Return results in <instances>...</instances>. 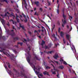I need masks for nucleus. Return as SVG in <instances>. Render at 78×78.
Instances as JSON below:
<instances>
[{
	"mask_svg": "<svg viewBox=\"0 0 78 78\" xmlns=\"http://www.w3.org/2000/svg\"><path fill=\"white\" fill-rule=\"evenodd\" d=\"M41 69V67L39 66H37L36 67H35V72L36 73V75H38V76L39 74L40 76H41L42 77L43 76V75L42 73H40L39 72V71Z\"/></svg>",
	"mask_w": 78,
	"mask_h": 78,
	"instance_id": "f257e3e1",
	"label": "nucleus"
},
{
	"mask_svg": "<svg viewBox=\"0 0 78 78\" xmlns=\"http://www.w3.org/2000/svg\"><path fill=\"white\" fill-rule=\"evenodd\" d=\"M27 61L32 66V67L33 69L34 70V72L35 70V69H36V67L35 66H34V64H33V63H31L30 62V58H28V57H27Z\"/></svg>",
	"mask_w": 78,
	"mask_h": 78,
	"instance_id": "f03ea898",
	"label": "nucleus"
},
{
	"mask_svg": "<svg viewBox=\"0 0 78 78\" xmlns=\"http://www.w3.org/2000/svg\"><path fill=\"white\" fill-rule=\"evenodd\" d=\"M63 17L64 19V20H63V19H62V22L64 24H66V15H65L64 13H63Z\"/></svg>",
	"mask_w": 78,
	"mask_h": 78,
	"instance_id": "7ed1b4c3",
	"label": "nucleus"
},
{
	"mask_svg": "<svg viewBox=\"0 0 78 78\" xmlns=\"http://www.w3.org/2000/svg\"><path fill=\"white\" fill-rule=\"evenodd\" d=\"M7 33L8 34H10L12 36H14L15 35V33H12V32H11V31H10L9 30H7Z\"/></svg>",
	"mask_w": 78,
	"mask_h": 78,
	"instance_id": "20e7f679",
	"label": "nucleus"
},
{
	"mask_svg": "<svg viewBox=\"0 0 78 78\" xmlns=\"http://www.w3.org/2000/svg\"><path fill=\"white\" fill-rule=\"evenodd\" d=\"M15 56L14 55H13V54H12L11 55V58L10 59L12 60L13 61H15V60L14 59V58H15Z\"/></svg>",
	"mask_w": 78,
	"mask_h": 78,
	"instance_id": "39448f33",
	"label": "nucleus"
},
{
	"mask_svg": "<svg viewBox=\"0 0 78 78\" xmlns=\"http://www.w3.org/2000/svg\"><path fill=\"white\" fill-rule=\"evenodd\" d=\"M21 76H24L25 78H28L27 76H26L25 73H23L22 72H21Z\"/></svg>",
	"mask_w": 78,
	"mask_h": 78,
	"instance_id": "423d86ee",
	"label": "nucleus"
},
{
	"mask_svg": "<svg viewBox=\"0 0 78 78\" xmlns=\"http://www.w3.org/2000/svg\"><path fill=\"white\" fill-rule=\"evenodd\" d=\"M34 60H35V59H36L37 60H38L40 61V59H39L38 58L36 55V54H34Z\"/></svg>",
	"mask_w": 78,
	"mask_h": 78,
	"instance_id": "0eeeda50",
	"label": "nucleus"
},
{
	"mask_svg": "<svg viewBox=\"0 0 78 78\" xmlns=\"http://www.w3.org/2000/svg\"><path fill=\"white\" fill-rule=\"evenodd\" d=\"M34 4H36V5L37 7H39V1H36L34 2Z\"/></svg>",
	"mask_w": 78,
	"mask_h": 78,
	"instance_id": "6e6552de",
	"label": "nucleus"
},
{
	"mask_svg": "<svg viewBox=\"0 0 78 78\" xmlns=\"http://www.w3.org/2000/svg\"><path fill=\"white\" fill-rule=\"evenodd\" d=\"M43 74L44 75H48V76H50V75L49 74L48 72L47 71H44V72H43Z\"/></svg>",
	"mask_w": 78,
	"mask_h": 78,
	"instance_id": "1a4fd4ad",
	"label": "nucleus"
},
{
	"mask_svg": "<svg viewBox=\"0 0 78 78\" xmlns=\"http://www.w3.org/2000/svg\"><path fill=\"white\" fill-rule=\"evenodd\" d=\"M6 65H7L8 66L9 68V69H10L11 68V66H10V64L9 63V62H6Z\"/></svg>",
	"mask_w": 78,
	"mask_h": 78,
	"instance_id": "9d476101",
	"label": "nucleus"
},
{
	"mask_svg": "<svg viewBox=\"0 0 78 78\" xmlns=\"http://www.w3.org/2000/svg\"><path fill=\"white\" fill-rule=\"evenodd\" d=\"M1 37L2 38V39H3V40H5L6 39L5 37V36H2L0 34V40L1 39Z\"/></svg>",
	"mask_w": 78,
	"mask_h": 78,
	"instance_id": "9b49d317",
	"label": "nucleus"
},
{
	"mask_svg": "<svg viewBox=\"0 0 78 78\" xmlns=\"http://www.w3.org/2000/svg\"><path fill=\"white\" fill-rule=\"evenodd\" d=\"M53 57L55 59H57V58H58V54H55V55H54L53 56Z\"/></svg>",
	"mask_w": 78,
	"mask_h": 78,
	"instance_id": "f8f14e48",
	"label": "nucleus"
},
{
	"mask_svg": "<svg viewBox=\"0 0 78 78\" xmlns=\"http://www.w3.org/2000/svg\"><path fill=\"white\" fill-rule=\"evenodd\" d=\"M65 35V33L64 32H62V31H61L60 32V36L62 37H63V36H64Z\"/></svg>",
	"mask_w": 78,
	"mask_h": 78,
	"instance_id": "ddd939ff",
	"label": "nucleus"
},
{
	"mask_svg": "<svg viewBox=\"0 0 78 78\" xmlns=\"http://www.w3.org/2000/svg\"><path fill=\"white\" fill-rule=\"evenodd\" d=\"M53 52V51H48L47 52L46 51H44V53H47L48 54H49V53L51 54V53H52Z\"/></svg>",
	"mask_w": 78,
	"mask_h": 78,
	"instance_id": "4468645a",
	"label": "nucleus"
},
{
	"mask_svg": "<svg viewBox=\"0 0 78 78\" xmlns=\"http://www.w3.org/2000/svg\"><path fill=\"white\" fill-rule=\"evenodd\" d=\"M28 32L29 33V34H30V36H32V37H34L35 36H34L32 34V33L31 32V31H28Z\"/></svg>",
	"mask_w": 78,
	"mask_h": 78,
	"instance_id": "2eb2a0df",
	"label": "nucleus"
},
{
	"mask_svg": "<svg viewBox=\"0 0 78 78\" xmlns=\"http://www.w3.org/2000/svg\"><path fill=\"white\" fill-rule=\"evenodd\" d=\"M39 20H41V22H43V23H44L46 25V26H47L48 27V25H47V23H46L44 21H43V20H41V19H39Z\"/></svg>",
	"mask_w": 78,
	"mask_h": 78,
	"instance_id": "dca6fc26",
	"label": "nucleus"
},
{
	"mask_svg": "<svg viewBox=\"0 0 78 78\" xmlns=\"http://www.w3.org/2000/svg\"><path fill=\"white\" fill-rule=\"evenodd\" d=\"M66 37L67 39H69V40L70 35H69V34H66Z\"/></svg>",
	"mask_w": 78,
	"mask_h": 78,
	"instance_id": "f3484780",
	"label": "nucleus"
},
{
	"mask_svg": "<svg viewBox=\"0 0 78 78\" xmlns=\"http://www.w3.org/2000/svg\"><path fill=\"white\" fill-rule=\"evenodd\" d=\"M20 27H21L23 29H24V30L25 31L26 30L24 28V26H22L21 23H20Z\"/></svg>",
	"mask_w": 78,
	"mask_h": 78,
	"instance_id": "a211bd4d",
	"label": "nucleus"
},
{
	"mask_svg": "<svg viewBox=\"0 0 78 78\" xmlns=\"http://www.w3.org/2000/svg\"><path fill=\"white\" fill-rule=\"evenodd\" d=\"M74 22H76V23H78V18H76Z\"/></svg>",
	"mask_w": 78,
	"mask_h": 78,
	"instance_id": "6ab92c4d",
	"label": "nucleus"
},
{
	"mask_svg": "<svg viewBox=\"0 0 78 78\" xmlns=\"http://www.w3.org/2000/svg\"><path fill=\"white\" fill-rule=\"evenodd\" d=\"M28 58H31V55H30V53H29V52L30 51H28Z\"/></svg>",
	"mask_w": 78,
	"mask_h": 78,
	"instance_id": "aec40b11",
	"label": "nucleus"
},
{
	"mask_svg": "<svg viewBox=\"0 0 78 78\" xmlns=\"http://www.w3.org/2000/svg\"><path fill=\"white\" fill-rule=\"evenodd\" d=\"M59 5H58V9H57V12L58 14H59Z\"/></svg>",
	"mask_w": 78,
	"mask_h": 78,
	"instance_id": "412c9836",
	"label": "nucleus"
},
{
	"mask_svg": "<svg viewBox=\"0 0 78 78\" xmlns=\"http://www.w3.org/2000/svg\"><path fill=\"white\" fill-rule=\"evenodd\" d=\"M10 21H12V23L13 24H15V25H16V21H14L12 20H11Z\"/></svg>",
	"mask_w": 78,
	"mask_h": 78,
	"instance_id": "4be33fe9",
	"label": "nucleus"
},
{
	"mask_svg": "<svg viewBox=\"0 0 78 78\" xmlns=\"http://www.w3.org/2000/svg\"><path fill=\"white\" fill-rule=\"evenodd\" d=\"M64 68V67L63 66H59V67H58L59 69H63Z\"/></svg>",
	"mask_w": 78,
	"mask_h": 78,
	"instance_id": "5701e85b",
	"label": "nucleus"
},
{
	"mask_svg": "<svg viewBox=\"0 0 78 78\" xmlns=\"http://www.w3.org/2000/svg\"><path fill=\"white\" fill-rule=\"evenodd\" d=\"M45 42L44 41V40H42V41L41 43V45H42V46H43V45L44 44H45Z\"/></svg>",
	"mask_w": 78,
	"mask_h": 78,
	"instance_id": "b1692460",
	"label": "nucleus"
},
{
	"mask_svg": "<svg viewBox=\"0 0 78 78\" xmlns=\"http://www.w3.org/2000/svg\"><path fill=\"white\" fill-rule=\"evenodd\" d=\"M19 38L18 37H14L13 39L14 41H16V40H18Z\"/></svg>",
	"mask_w": 78,
	"mask_h": 78,
	"instance_id": "393cba45",
	"label": "nucleus"
},
{
	"mask_svg": "<svg viewBox=\"0 0 78 78\" xmlns=\"http://www.w3.org/2000/svg\"><path fill=\"white\" fill-rule=\"evenodd\" d=\"M55 24H54L53 26V27L52 28V30H54L55 28Z\"/></svg>",
	"mask_w": 78,
	"mask_h": 78,
	"instance_id": "a878e982",
	"label": "nucleus"
},
{
	"mask_svg": "<svg viewBox=\"0 0 78 78\" xmlns=\"http://www.w3.org/2000/svg\"><path fill=\"white\" fill-rule=\"evenodd\" d=\"M52 36L54 37V38H55V39H57V37H56L55 34H53Z\"/></svg>",
	"mask_w": 78,
	"mask_h": 78,
	"instance_id": "bb28decb",
	"label": "nucleus"
},
{
	"mask_svg": "<svg viewBox=\"0 0 78 78\" xmlns=\"http://www.w3.org/2000/svg\"><path fill=\"white\" fill-rule=\"evenodd\" d=\"M45 67H46V69H50V67H49V66H45Z\"/></svg>",
	"mask_w": 78,
	"mask_h": 78,
	"instance_id": "cd10ccee",
	"label": "nucleus"
},
{
	"mask_svg": "<svg viewBox=\"0 0 78 78\" xmlns=\"http://www.w3.org/2000/svg\"><path fill=\"white\" fill-rule=\"evenodd\" d=\"M3 1L4 2H5L7 4H8V2L7 1V0H4L3 1H2V2Z\"/></svg>",
	"mask_w": 78,
	"mask_h": 78,
	"instance_id": "c85d7f7f",
	"label": "nucleus"
},
{
	"mask_svg": "<svg viewBox=\"0 0 78 78\" xmlns=\"http://www.w3.org/2000/svg\"><path fill=\"white\" fill-rule=\"evenodd\" d=\"M20 44L21 46H22L23 44V42H18L17 44Z\"/></svg>",
	"mask_w": 78,
	"mask_h": 78,
	"instance_id": "c756f323",
	"label": "nucleus"
},
{
	"mask_svg": "<svg viewBox=\"0 0 78 78\" xmlns=\"http://www.w3.org/2000/svg\"><path fill=\"white\" fill-rule=\"evenodd\" d=\"M63 63L64 64H65V65H67V64L66 62V61H63Z\"/></svg>",
	"mask_w": 78,
	"mask_h": 78,
	"instance_id": "7c9ffc66",
	"label": "nucleus"
},
{
	"mask_svg": "<svg viewBox=\"0 0 78 78\" xmlns=\"http://www.w3.org/2000/svg\"><path fill=\"white\" fill-rule=\"evenodd\" d=\"M69 18L70 20H71V19H73V17H72V16H70V15H69Z\"/></svg>",
	"mask_w": 78,
	"mask_h": 78,
	"instance_id": "2f4dec72",
	"label": "nucleus"
},
{
	"mask_svg": "<svg viewBox=\"0 0 78 78\" xmlns=\"http://www.w3.org/2000/svg\"><path fill=\"white\" fill-rule=\"evenodd\" d=\"M16 20L17 21V20H18V15H17V14H16Z\"/></svg>",
	"mask_w": 78,
	"mask_h": 78,
	"instance_id": "473e14b6",
	"label": "nucleus"
},
{
	"mask_svg": "<svg viewBox=\"0 0 78 78\" xmlns=\"http://www.w3.org/2000/svg\"><path fill=\"white\" fill-rule=\"evenodd\" d=\"M6 25L8 27H9L10 25V24H9V22H8V23H6Z\"/></svg>",
	"mask_w": 78,
	"mask_h": 78,
	"instance_id": "72a5a7b5",
	"label": "nucleus"
},
{
	"mask_svg": "<svg viewBox=\"0 0 78 78\" xmlns=\"http://www.w3.org/2000/svg\"><path fill=\"white\" fill-rule=\"evenodd\" d=\"M39 11H41V12H42V11H43V10L42 8H40Z\"/></svg>",
	"mask_w": 78,
	"mask_h": 78,
	"instance_id": "f704fd0d",
	"label": "nucleus"
},
{
	"mask_svg": "<svg viewBox=\"0 0 78 78\" xmlns=\"http://www.w3.org/2000/svg\"><path fill=\"white\" fill-rule=\"evenodd\" d=\"M48 61H49V63H51V62H54L53 61H51V60H49Z\"/></svg>",
	"mask_w": 78,
	"mask_h": 78,
	"instance_id": "c9c22d12",
	"label": "nucleus"
},
{
	"mask_svg": "<svg viewBox=\"0 0 78 78\" xmlns=\"http://www.w3.org/2000/svg\"><path fill=\"white\" fill-rule=\"evenodd\" d=\"M51 65L52 66H53V67L54 68V69H53L54 70H56V69H55V67L54 66H53V64H51Z\"/></svg>",
	"mask_w": 78,
	"mask_h": 78,
	"instance_id": "e433bc0d",
	"label": "nucleus"
},
{
	"mask_svg": "<svg viewBox=\"0 0 78 78\" xmlns=\"http://www.w3.org/2000/svg\"><path fill=\"white\" fill-rule=\"evenodd\" d=\"M60 30H61V28H60V27H59V28L58 29V32L59 33H60Z\"/></svg>",
	"mask_w": 78,
	"mask_h": 78,
	"instance_id": "4c0bfd02",
	"label": "nucleus"
},
{
	"mask_svg": "<svg viewBox=\"0 0 78 78\" xmlns=\"http://www.w3.org/2000/svg\"><path fill=\"white\" fill-rule=\"evenodd\" d=\"M16 11H17V12H19V9H16Z\"/></svg>",
	"mask_w": 78,
	"mask_h": 78,
	"instance_id": "58836bf2",
	"label": "nucleus"
},
{
	"mask_svg": "<svg viewBox=\"0 0 78 78\" xmlns=\"http://www.w3.org/2000/svg\"><path fill=\"white\" fill-rule=\"evenodd\" d=\"M41 27L42 28V29H44V30H45V28H44V27H43V26H41Z\"/></svg>",
	"mask_w": 78,
	"mask_h": 78,
	"instance_id": "ea45409f",
	"label": "nucleus"
},
{
	"mask_svg": "<svg viewBox=\"0 0 78 78\" xmlns=\"http://www.w3.org/2000/svg\"><path fill=\"white\" fill-rule=\"evenodd\" d=\"M24 22H27V21H28V20L27 19V18H26L25 20H24Z\"/></svg>",
	"mask_w": 78,
	"mask_h": 78,
	"instance_id": "a19ab883",
	"label": "nucleus"
},
{
	"mask_svg": "<svg viewBox=\"0 0 78 78\" xmlns=\"http://www.w3.org/2000/svg\"><path fill=\"white\" fill-rule=\"evenodd\" d=\"M63 43L64 44H66V41L65 40V39H64V38H63Z\"/></svg>",
	"mask_w": 78,
	"mask_h": 78,
	"instance_id": "79ce46f5",
	"label": "nucleus"
},
{
	"mask_svg": "<svg viewBox=\"0 0 78 78\" xmlns=\"http://www.w3.org/2000/svg\"><path fill=\"white\" fill-rule=\"evenodd\" d=\"M34 15H37V16H38V13H37L36 12H35V13H34Z\"/></svg>",
	"mask_w": 78,
	"mask_h": 78,
	"instance_id": "37998d69",
	"label": "nucleus"
},
{
	"mask_svg": "<svg viewBox=\"0 0 78 78\" xmlns=\"http://www.w3.org/2000/svg\"><path fill=\"white\" fill-rule=\"evenodd\" d=\"M23 16L24 17H26V15H25L24 13H22Z\"/></svg>",
	"mask_w": 78,
	"mask_h": 78,
	"instance_id": "c03bdc74",
	"label": "nucleus"
},
{
	"mask_svg": "<svg viewBox=\"0 0 78 78\" xmlns=\"http://www.w3.org/2000/svg\"><path fill=\"white\" fill-rule=\"evenodd\" d=\"M45 49H47V48H49L48 47V46H45Z\"/></svg>",
	"mask_w": 78,
	"mask_h": 78,
	"instance_id": "a18cd8bd",
	"label": "nucleus"
},
{
	"mask_svg": "<svg viewBox=\"0 0 78 78\" xmlns=\"http://www.w3.org/2000/svg\"><path fill=\"white\" fill-rule=\"evenodd\" d=\"M27 4H26V5H25V8L26 9H27Z\"/></svg>",
	"mask_w": 78,
	"mask_h": 78,
	"instance_id": "49530a36",
	"label": "nucleus"
},
{
	"mask_svg": "<svg viewBox=\"0 0 78 78\" xmlns=\"http://www.w3.org/2000/svg\"><path fill=\"white\" fill-rule=\"evenodd\" d=\"M28 49H29V50H30L31 48H30V46H29V47H28Z\"/></svg>",
	"mask_w": 78,
	"mask_h": 78,
	"instance_id": "de8ad7c7",
	"label": "nucleus"
},
{
	"mask_svg": "<svg viewBox=\"0 0 78 78\" xmlns=\"http://www.w3.org/2000/svg\"><path fill=\"white\" fill-rule=\"evenodd\" d=\"M60 62H62L64 61V60L62 59H60Z\"/></svg>",
	"mask_w": 78,
	"mask_h": 78,
	"instance_id": "09e8293b",
	"label": "nucleus"
},
{
	"mask_svg": "<svg viewBox=\"0 0 78 78\" xmlns=\"http://www.w3.org/2000/svg\"><path fill=\"white\" fill-rule=\"evenodd\" d=\"M57 24H58V25H60V22L58 21L57 22Z\"/></svg>",
	"mask_w": 78,
	"mask_h": 78,
	"instance_id": "8fccbe9b",
	"label": "nucleus"
},
{
	"mask_svg": "<svg viewBox=\"0 0 78 78\" xmlns=\"http://www.w3.org/2000/svg\"><path fill=\"white\" fill-rule=\"evenodd\" d=\"M47 16L48 17H49L50 18V19H51V18H50V16H49V15H47Z\"/></svg>",
	"mask_w": 78,
	"mask_h": 78,
	"instance_id": "3c124183",
	"label": "nucleus"
},
{
	"mask_svg": "<svg viewBox=\"0 0 78 78\" xmlns=\"http://www.w3.org/2000/svg\"><path fill=\"white\" fill-rule=\"evenodd\" d=\"M13 51L15 53H16L17 51L16 50H13Z\"/></svg>",
	"mask_w": 78,
	"mask_h": 78,
	"instance_id": "603ef678",
	"label": "nucleus"
},
{
	"mask_svg": "<svg viewBox=\"0 0 78 78\" xmlns=\"http://www.w3.org/2000/svg\"><path fill=\"white\" fill-rule=\"evenodd\" d=\"M52 74H54V75H55V74H56V72H52Z\"/></svg>",
	"mask_w": 78,
	"mask_h": 78,
	"instance_id": "864d4df0",
	"label": "nucleus"
},
{
	"mask_svg": "<svg viewBox=\"0 0 78 78\" xmlns=\"http://www.w3.org/2000/svg\"><path fill=\"white\" fill-rule=\"evenodd\" d=\"M57 77H58V78L59 77V73H58V72H57Z\"/></svg>",
	"mask_w": 78,
	"mask_h": 78,
	"instance_id": "5fc2aeb1",
	"label": "nucleus"
},
{
	"mask_svg": "<svg viewBox=\"0 0 78 78\" xmlns=\"http://www.w3.org/2000/svg\"><path fill=\"white\" fill-rule=\"evenodd\" d=\"M37 30H35L34 31V33H37Z\"/></svg>",
	"mask_w": 78,
	"mask_h": 78,
	"instance_id": "6e6d98bb",
	"label": "nucleus"
},
{
	"mask_svg": "<svg viewBox=\"0 0 78 78\" xmlns=\"http://www.w3.org/2000/svg\"><path fill=\"white\" fill-rule=\"evenodd\" d=\"M66 27H67V28L69 29V26L68 25H67L66 26Z\"/></svg>",
	"mask_w": 78,
	"mask_h": 78,
	"instance_id": "4d7b16f0",
	"label": "nucleus"
},
{
	"mask_svg": "<svg viewBox=\"0 0 78 78\" xmlns=\"http://www.w3.org/2000/svg\"><path fill=\"white\" fill-rule=\"evenodd\" d=\"M44 66H45V61H44Z\"/></svg>",
	"mask_w": 78,
	"mask_h": 78,
	"instance_id": "13d9d810",
	"label": "nucleus"
},
{
	"mask_svg": "<svg viewBox=\"0 0 78 78\" xmlns=\"http://www.w3.org/2000/svg\"><path fill=\"white\" fill-rule=\"evenodd\" d=\"M0 20H2V22H4V21L3 19H2V18H0Z\"/></svg>",
	"mask_w": 78,
	"mask_h": 78,
	"instance_id": "bf43d9fd",
	"label": "nucleus"
},
{
	"mask_svg": "<svg viewBox=\"0 0 78 78\" xmlns=\"http://www.w3.org/2000/svg\"><path fill=\"white\" fill-rule=\"evenodd\" d=\"M62 27H64V23H63H63H62Z\"/></svg>",
	"mask_w": 78,
	"mask_h": 78,
	"instance_id": "052dcab7",
	"label": "nucleus"
},
{
	"mask_svg": "<svg viewBox=\"0 0 78 78\" xmlns=\"http://www.w3.org/2000/svg\"><path fill=\"white\" fill-rule=\"evenodd\" d=\"M17 22H19V19H18V18H17Z\"/></svg>",
	"mask_w": 78,
	"mask_h": 78,
	"instance_id": "680f3d73",
	"label": "nucleus"
},
{
	"mask_svg": "<svg viewBox=\"0 0 78 78\" xmlns=\"http://www.w3.org/2000/svg\"><path fill=\"white\" fill-rule=\"evenodd\" d=\"M63 14H64V9H63L62 10Z\"/></svg>",
	"mask_w": 78,
	"mask_h": 78,
	"instance_id": "e2e57ef3",
	"label": "nucleus"
},
{
	"mask_svg": "<svg viewBox=\"0 0 78 78\" xmlns=\"http://www.w3.org/2000/svg\"><path fill=\"white\" fill-rule=\"evenodd\" d=\"M55 62L57 63V64H58V61H55Z\"/></svg>",
	"mask_w": 78,
	"mask_h": 78,
	"instance_id": "0e129e2a",
	"label": "nucleus"
},
{
	"mask_svg": "<svg viewBox=\"0 0 78 78\" xmlns=\"http://www.w3.org/2000/svg\"><path fill=\"white\" fill-rule=\"evenodd\" d=\"M15 19V16H14V15H13V19Z\"/></svg>",
	"mask_w": 78,
	"mask_h": 78,
	"instance_id": "69168bd1",
	"label": "nucleus"
},
{
	"mask_svg": "<svg viewBox=\"0 0 78 78\" xmlns=\"http://www.w3.org/2000/svg\"><path fill=\"white\" fill-rule=\"evenodd\" d=\"M24 41H26V42H27V40L26 39H25V38H24Z\"/></svg>",
	"mask_w": 78,
	"mask_h": 78,
	"instance_id": "338daca9",
	"label": "nucleus"
},
{
	"mask_svg": "<svg viewBox=\"0 0 78 78\" xmlns=\"http://www.w3.org/2000/svg\"><path fill=\"white\" fill-rule=\"evenodd\" d=\"M50 5V3L49 2H48V5Z\"/></svg>",
	"mask_w": 78,
	"mask_h": 78,
	"instance_id": "774afa93",
	"label": "nucleus"
}]
</instances>
